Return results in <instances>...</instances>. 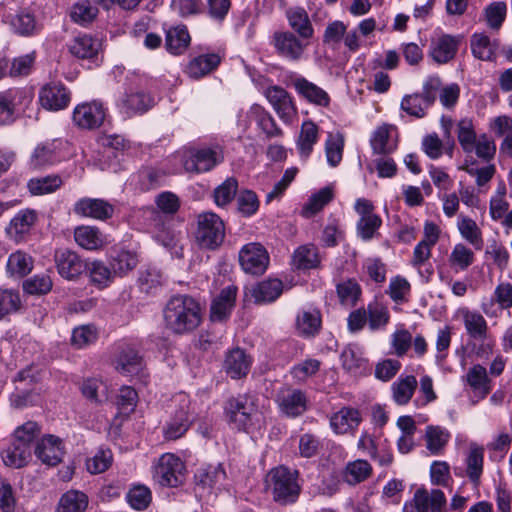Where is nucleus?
<instances>
[{"instance_id":"nucleus-2","label":"nucleus","mask_w":512,"mask_h":512,"mask_svg":"<svg viewBox=\"0 0 512 512\" xmlns=\"http://www.w3.org/2000/svg\"><path fill=\"white\" fill-rule=\"evenodd\" d=\"M81 157L94 159L90 151L83 147H76L64 138L46 139L39 142L32 151L31 160H70Z\"/></svg>"},{"instance_id":"nucleus-32","label":"nucleus","mask_w":512,"mask_h":512,"mask_svg":"<svg viewBox=\"0 0 512 512\" xmlns=\"http://www.w3.org/2000/svg\"><path fill=\"white\" fill-rule=\"evenodd\" d=\"M251 364L252 360L244 350L233 349L226 355V374L233 379H241L248 374Z\"/></svg>"},{"instance_id":"nucleus-55","label":"nucleus","mask_w":512,"mask_h":512,"mask_svg":"<svg viewBox=\"0 0 512 512\" xmlns=\"http://www.w3.org/2000/svg\"><path fill=\"white\" fill-rule=\"evenodd\" d=\"M62 183L60 176L49 175L30 179L27 183V187L32 195H45L58 190Z\"/></svg>"},{"instance_id":"nucleus-37","label":"nucleus","mask_w":512,"mask_h":512,"mask_svg":"<svg viewBox=\"0 0 512 512\" xmlns=\"http://www.w3.org/2000/svg\"><path fill=\"white\" fill-rule=\"evenodd\" d=\"M97 143L110 150L114 157L131 156L130 151L135 148L130 140L120 134H101L97 137Z\"/></svg>"},{"instance_id":"nucleus-51","label":"nucleus","mask_w":512,"mask_h":512,"mask_svg":"<svg viewBox=\"0 0 512 512\" xmlns=\"http://www.w3.org/2000/svg\"><path fill=\"white\" fill-rule=\"evenodd\" d=\"M97 14L98 8L91 0H78L71 7L70 11L72 21L81 26L90 24L96 18Z\"/></svg>"},{"instance_id":"nucleus-29","label":"nucleus","mask_w":512,"mask_h":512,"mask_svg":"<svg viewBox=\"0 0 512 512\" xmlns=\"http://www.w3.org/2000/svg\"><path fill=\"white\" fill-rule=\"evenodd\" d=\"M221 57L216 53L201 54L189 61L186 74L193 79H199L219 66Z\"/></svg>"},{"instance_id":"nucleus-48","label":"nucleus","mask_w":512,"mask_h":512,"mask_svg":"<svg viewBox=\"0 0 512 512\" xmlns=\"http://www.w3.org/2000/svg\"><path fill=\"white\" fill-rule=\"evenodd\" d=\"M320 261L318 249L314 245L300 246L293 254V264L297 269L308 270L317 268Z\"/></svg>"},{"instance_id":"nucleus-63","label":"nucleus","mask_w":512,"mask_h":512,"mask_svg":"<svg viewBox=\"0 0 512 512\" xmlns=\"http://www.w3.org/2000/svg\"><path fill=\"white\" fill-rule=\"evenodd\" d=\"M112 452L108 448H99L92 457L87 458V471L91 474L105 472L112 464Z\"/></svg>"},{"instance_id":"nucleus-59","label":"nucleus","mask_w":512,"mask_h":512,"mask_svg":"<svg viewBox=\"0 0 512 512\" xmlns=\"http://www.w3.org/2000/svg\"><path fill=\"white\" fill-rule=\"evenodd\" d=\"M37 59L36 51L14 57L10 62V77L21 78L30 75Z\"/></svg>"},{"instance_id":"nucleus-4","label":"nucleus","mask_w":512,"mask_h":512,"mask_svg":"<svg viewBox=\"0 0 512 512\" xmlns=\"http://www.w3.org/2000/svg\"><path fill=\"white\" fill-rule=\"evenodd\" d=\"M135 217H143V225L152 234L153 239L177 257L178 238L176 233L162 220V216L153 207H143L134 211Z\"/></svg>"},{"instance_id":"nucleus-24","label":"nucleus","mask_w":512,"mask_h":512,"mask_svg":"<svg viewBox=\"0 0 512 512\" xmlns=\"http://www.w3.org/2000/svg\"><path fill=\"white\" fill-rule=\"evenodd\" d=\"M56 266L58 273L68 280L75 279L86 268L81 258L75 252L69 250L56 254Z\"/></svg>"},{"instance_id":"nucleus-43","label":"nucleus","mask_w":512,"mask_h":512,"mask_svg":"<svg viewBox=\"0 0 512 512\" xmlns=\"http://www.w3.org/2000/svg\"><path fill=\"white\" fill-rule=\"evenodd\" d=\"M163 283L164 276L155 266H147L139 273L138 286L146 294H155Z\"/></svg>"},{"instance_id":"nucleus-28","label":"nucleus","mask_w":512,"mask_h":512,"mask_svg":"<svg viewBox=\"0 0 512 512\" xmlns=\"http://www.w3.org/2000/svg\"><path fill=\"white\" fill-rule=\"evenodd\" d=\"M247 118L249 121H254L258 128L269 138L279 137L283 134L271 114L259 104H253L250 107Z\"/></svg>"},{"instance_id":"nucleus-17","label":"nucleus","mask_w":512,"mask_h":512,"mask_svg":"<svg viewBox=\"0 0 512 512\" xmlns=\"http://www.w3.org/2000/svg\"><path fill=\"white\" fill-rule=\"evenodd\" d=\"M73 210L79 216L101 221L111 218L114 214V206L101 198H80L74 204Z\"/></svg>"},{"instance_id":"nucleus-9","label":"nucleus","mask_w":512,"mask_h":512,"mask_svg":"<svg viewBox=\"0 0 512 512\" xmlns=\"http://www.w3.org/2000/svg\"><path fill=\"white\" fill-rule=\"evenodd\" d=\"M185 464L173 453L160 456L154 467V480L164 487H178L185 479Z\"/></svg>"},{"instance_id":"nucleus-33","label":"nucleus","mask_w":512,"mask_h":512,"mask_svg":"<svg viewBox=\"0 0 512 512\" xmlns=\"http://www.w3.org/2000/svg\"><path fill=\"white\" fill-rule=\"evenodd\" d=\"M224 475V470L222 468V464L218 463V465H202L195 472L194 478L197 487H201L203 490H207L209 493L214 492L216 490H220L217 487L220 477Z\"/></svg>"},{"instance_id":"nucleus-30","label":"nucleus","mask_w":512,"mask_h":512,"mask_svg":"<svg viewBox=\"0 0 512 512\" xmlns=\"http://www.w3.org/2000/svg\"><path fill=\"white\" fill-rule=\"evenodd\" d=\"M191 37L185 25H176L166 30L165 48L172 55H181L189 47Z\"/></svg>"},{"instance_id":"nucleus-5","label":"nucleus","mask_w":512,"mask_h":512,"mask_svg":"<svg viewBox=\"0 0 512 512\" xmlns=\"http://www.w3.org/2000/svg\"><path fill=\"white\" fill-rule=\"evenodd\" d=\"M297 471L284 466L273 468L268 474V483L272 488L273 498L281 504L293 503L300 493L297 483Z\"/></svg>"},{"instance_id":"nucleus-64","label":"nucleus","mask_w":512,"mask_h":512,"mask_svg":"<svg viewBox=\"0 0 512 512\" xmlns=\"http://www.w3.org/2000/svg\"><path fill=\"white\" fill-rule=\"evenodd\" d=\"M91 282L99 288L107 287L113 280L114 272L101 261H93L88 266Z\"/></svg>"},{"instance_id":"nucleus-62","label":"nucleus","mask_w":512,"mask_h":512,"mask_svg":"<svg viewBox=\"0 0 512 512\" xmlns=\"http://www.w3.org/2000/svg\"><path fill=\"white\" fill-rule=\"evenodd\" d=\"M138 263V257L135 252L120 250L113 257L111 266L115 275L124 276L133 270Z\"/></svg>"},{"instance_id":"nucleus-41","label":"nucleus","mask_w":512,"mask_h":512,"mask_svg":"<svg viewBox=\"0 0 512 512\" xmlns=\"http://www.w3.org/2000/svg\"><path fill=\"white\" fill-rule=\"evenodd\" d=\"M471 50L474 57L482 61H494L497 49V41L491 39L484 33H474L471 36Z\"/></svg>"},{"instance_id":"nucleus-36","label":"nucleus","mask_w":512,"mask_h":512,"mask_svg":"<svg viewBox=\"0 0 512 512\" xmlns=\"http://www.w3.org/2000/svg\"><path fill=\"white\" fill-rule=\"evenodd\" d=\"M36 212L34 210H21L10 221L7 228L8 234L16 241H20L28 234L36 221Z\"/></svg>"},{"instance_id":"nucleus-60","label":"nucleus","mask_w":512,"mask_h":512,"mask_svg":"<svg viewBox=\"0 0 512 512\" xmlns=\"http://www.w3.org/2000/svg\"><path fill=\"white\" fill-rule=\"evenodd\" d=\"M11 26L15 33L22 36H32L37 34L40 29L35 16L27 11L16 14L11 20Z\"/></svg>"},{"instance_id":"nucleus-3","label":"nucleus","mask_w":512,"mask_h":512,"mask_svg":"<svg viewBox=\"0 0 512 512\" xmlns=\"http://www.w3.org/2000/svg\"><path fill=\"white\" fill-rule=\"evenodd\" d=\"M155 104V96L138 84L126 88L115 101L116 110L124 119L141 116Z\"/></svg>"},{"instance_id":"nucleus-25","label":"nucleus","mask_w":512,"mask_h":512,"mask_svg":"<svg viewBox=\"0 0 512 512\" xmlns=\"http://www.w3.org/2000/svg\"><path fill=\"white\" fill-rule=\"evenodd\" d=\"M296 92L308 102L326 107L330 103L328 93L304 77H297L293 81Z\"/></svg>"},{"instance_id":"nucleus-14","label":"nucleus","mask_w":512,"mask_h":512,"mask_svg":"<svg viewBox=\"0 0 512 512\" xmlns=\"http://www.w3.org/2000/svg\"><path fill=\"white\" fill-rule=\"evenodd\" d=\"M264 94L278 117L285 124L294 122L295 118H297V108L292 97L284 88L276 85L269 86Z\"/></svg>"},{"instance_id":"nucleus-15","label":"nucleus","mask_w":512,"mask_h":512,"mask_svg":"<svg viewBox=\"0 0 512 512\" xmlns=\"http://www.w3.org/2000/svg\"><path fill=\"white\" fill-rule=\"evenodd\" d=\"M256 412V406L247 395H240L229 401V408L226 416L229 424L237 430H245L251 423L252 416Z\"/></svg>"},{"instance_id":"nucleus-52","label":"nucleus","mask_w":512,"mask_h":512,"mask_svg":"<svg viewBox=\"0 0 512 512\" xmlns=\"http://www.w3.org/2000/svg\"><path fill=\"white\" fill-rule=\"evenodd\" d=\"M336 292L343 306L353 307L360 299L361 287L356 280L347 279L337 284Z\"/></svg>"},{"instance_id":"nucleus-13","label":"nucleus","mask_w":512,"mask_h":512,"mask_svg":"<svg viewBox=\"0 0 512 512\" xmlns=\"http://www.w3.org/2000/svg\"><path fill=\"white\" fill-rule=\"evenodd\" d=\"M270 44L274 47L277 55L291 61L301 59L307 46L299 36L291 31L274 32Z\"/></svg>"},{"instance_id":"nucleus-23","label":"nucleus","mask_w":512,"mask_h":512,"mask_svg":"<svg viewBox=\"0 0 512 512\" xmlns=\"http://www.w3.org/2000/svg\"><path fill=\"white\" fill-rule=\"evenodd\" d=\"M322 319L318 309H302L296 316L295 328L299 336L315 337L321 329Z\"/></svg>"},{"instance_id":"nucleus-22","label":"nucleus","mask_w":512,"mask_h":512,"mask_svg":"<svg viewBox=\"0 0 512 512\" xmlns=\"http://www.w3.org/2000/svg\"><path fill=\"white\" fill-rule=\"evenodd\" d=\"M101 43L90 35L82 34L76 36L69 45V51L79 59L91 60L98 65V53Z\"/></svg>"},{"instance_id":"nucleus-38","label":"nucleus","mask_w":512,"mask_h":512,"mask_svg":"<svg viewBox=\"0 0 512 512\" xmlns=\"http://www.w3.org/2000/svg\"><path fill=\"white\" fill-rule=\"evenodd\" d=\"M418 382L415 376H400L391 385L393 401L400 406L406 405L415 393Z\"/></svg>"},{"instance_id":"nucleus-57","label":"nucleus","mask_w":512,"mask_h":512,"mask_svg":"<svg viewBox=\"0 0 512 512\" xmlns=\"http://www.w3.org/2000/svg\"><path fill=\"white\" fill-rule=\"evenodd\" d=\"M457 138L462 149L471 154L475 148V140L478 138L475 132L473 121L470 118H463L457 124Z\"/></svg>"},{"instance_id":"nucleus-53","label":"nucleus","mask_w":512,"mask_h":512,"mask_svg":"<svg viewBox=\"0 0 512 512\" xmlns=\"http://www.w3.org/2000/svg\"><path fill=\"white\" fill-rule=\"evenodd\" d=\"M474 260V252L462 243H458L453 247L448 259L451 268L455 269V271L467 270Z\"/></svg>"},{"instance_id":"nucleus-10","label":"nucleus","mask_w":512,"mask_h":512,"mask_svg":"<svg viewBox=\"0 0 512 512\" xmlns=\"http://www.w3.org/2000/svg\"><path fill=\"white\" fill-rule=\"evenodd\" d=\"M239 262L244 272L262 275L269 266L270 257L262 244L251 242L244 245L239 251Z\"/></svg>"},{"instance_id":"nucleus-44","label":"nucleus","mask_w":512,"mask_h":512,"mask_svg":"<svg viewBox=\"0 0 512 512\" xmlns=\"http://www.w3.org/2000/svg\"><path fill=\"white\" fill-rule=\"evenodd\" d=\"M426 448L432 455H439L450 439V433L441 426L429 425L426 427Z\"/></svg>"},{"instance_id":"nucleus-11","label":"nucleus","mask_w":512,"mask_h":512,"mask_svg":"<svg viewBox=\"0 0 512 512\" xmlns=\"http://www.w3.org/2000/svg\"><path fill=\"white\" fill-rule=\"evenodd\" d=\"M447 500L445 494L440 489H432L428 492L427 489L418 488L409 503L403 506V512H443L446 507Z\"/></svg>"},{"instance_id":"nucleus-39","label":"nucleus","mask_w":512,"mask_h":512,"mask_svg":"<svg viewBox=\"0 0 512 512\" xmlns=\"http://www.w3.org/2000/svg\"><path fill=\"white\" fill-rule=\"evenodd\" d=\"M33 269L32 257L21 250L11 253L6 263V273L9 277L21 278Z\"/></svg>"},{"instance_id":"nucleus-7","label":"nucleus","mask_w":512,"mask_h":512,"mask_svg":"<svg viewBox=\"0 0 512 512\" xmlns=\"http://www.w3.org/2000/svg\"><path fill=\"white\" fill-rule=\"evenodd\" d=\"M173 402L177 404V408L163 427V435L167 440H176L182 437L192 423L189 396L179 393L175 395Z\"/></svg>"},{"instance_id":"nucleus-45","label":"nucleus","mask_w":512,"mask_h":512,"mask_svg":"<svg viewBox=\"0 0 512 512\" xmlns=\"http://www.w3.org/2000/svg\"><path fill=\"white\" fill-rule=\"evenodd\" d=\"M457 226L462 238L469 242L476 250L483 248L482 231L473 219L461 215L459 216Z\"/></svg>"},{"instance_id":"nucleus-20","label":"nucleus","mask_w":512,"mask_h":512,"mask_svg":"<svg viewBox=\"0 0 512 512\" xmlns=\"http://www.w3.org/2000/svg\"><path fill=\"white\" fill-rule=\"evenodd\" d=\"M35 454L41 462L49 466L57 465L64 454L62 440L53 435L44 436L38 442Z\"/></svg>"},{"instance_id":"nucleus-19","label":"nucleus","mask_w":512,"mask_h":512,"mask_svg":"<svg viewBox=\"0 0 512 512\" xmlns=\"http://www.w3.org/2000/svg\"><path fill=\"white\" fill-rule=\"evenodd\" d=\"M278 404L284 414L297 417L306 411L307 398L301 390L286 388L278 394Z\"/></svg>"},{"instance_id":"nucleus-26","label":"nucleus","mask_w":512,"mask_h":512,"mask_svg":"<svg viewBox=\"0 0 512 512\" xmlns=\"http://www.w3.org/2000/svg\"><path fill=\"white\" fill-rule=\"evenodd\" d=\"M362 418L358 409L343 407L331 416V428L337 434H345L355 430Z\"/></svg>"},{"instance_id":"nucleus-56","label":"nucleus","mask_w":512,"mask_h":512,"mask_svg":"<svg viewBox=\"0 0 512 512\" xmlns=\"http://www.w3.org/2000/svg\"><path fill=\"white\" fill-rule=\"evenodd\" d=\"M128 504L135 510H145L152 501V492L146 485L133 484L127 495Z\"/></svg>"},{"instance_id":"nucleus-49","label":"nucleus","mask_w":512,"mask_h":512,"mask_svg":"<svg viewBox=\"0 0 512 512\" xmlns=\"http://www.w3.org/2000/svg\"><path fill=\"white\" fill-rule=\"evenodd\" d=\"M31 448H26L23 444L19 445L14 441L2 452V459L6 466L21 468L25 466L31 458Z\"/></svg>"},{"instance_id":"nucleus-1","label":"nucleus","mask_w":512,"mask_h":512,"mask_svg":"<svg viewBox=\"0 0 512 512\" xmlns=\"http://www.w3.org/2000/svg\"><path fill=\"white\" fill-rule=\"evenodd\" d=\"M166 327L175 334H186L196 329L201 322L199 303L188 295L172 297L164 309Z\"/></svg>"},{"instance_id":"nucleus-12","label":"nucleus","mask_w":512,"mask_h":512,"mask_svg":"<svg viewBox=\"0 0 512 512\" xmlns=\"http://www.w3.org/2000/svg\"><path fill=\"white\" fill-rule=\"evenodd\" d=\"M40 105L47 111L66 109L71 102V91L60 81H51L39 91Z\"/></svg>"},{"instance_id":"nucleus-54","label":"nucleus","mask_w":512,"mask_h":512,"mask_svg":"<svg viewBox=\"0 0 512 512\" xmlns=\"http://www.w3.org/2000/svg\"><path fill=\"white\" fill-rule=\"evenodd\" d=\"M372 473V467L366 460L349 462L344 471V480L351 485L365 481Z\"/></svg>"},{"instance_id":"nucleus-18","label":"nucleus","mask_w":512,"mask_h":512,"mask_svg":"<svg viewBox=\"0 0 512 512\" xmlns=\"http://www.w3.org/2000/svg\"><path fill=\"white\" fill-rule=\"evenodd\" d=\"M34 93L29 88H11L0 92V99H3L13 119L16 116L26 114L33 102Z\"/></svg>"},{"instance_id":"nucleus-6","label":"nucleus","mask_w":512,"mask_h":512,"mask_svg":"<svg viewBox=\"0 0 512 512\" xmlns=\"http://www.w3.org/2000/svg\"><path fill=\"white\" fill-rule=\"evenodd\" d=\"M195 240L204 249H216L224 239V222L214 212H203L197 216Z\"/></svg>"},{"instance_id":"nucleus-21","label":"nucleus","mask_w":512,"mask_h":512,"mask_svg":"<svg viewBox=\"0 0 512 512\" xmlns=\"http://www.w3.org/2000/svg\"><path fill=\"white\" fill-rule=\"evenodd\" d=\"M290 28L303 40L314 36V28L307 11L300 6L290 7L285 12Z\"/></svg>"},{"instance_id":"nucleus-34","label":"nucleus","mask_w":512,"mask_h":512,"mask_svg":"<svg viewBox=\"0 0 512 512\" xmlns=\"http://www.w3.org/2000/svg\"><path fill=\"white\" fill-rule=\"evenodd\" d=\"M74 239L76 243L85 250H98L104 243L105 239L101 231L95 226L81 225L74 230Z\"/></svg>"},{"instance_id":"nucleus-8","label":"nucleus","mask_w":512,"mask_h":512,"mask_svg":"<svg viewBox=\"0 0 512 512\" xmlns=\"http://www.w3.org/2000/svg\"><path fill=\"white\" fill-rule=\"evenodd\" d=\"M108 115V108L101 100L77 104L72 111V122L81 130H95L101 127Z\"/></svg>"},{"instance_id":"nucleus-35","label":"nucleus","mask_w":512,"mask_h":512,"mask_svg":"<svg viewBox=\"0 0 512 512\" xmlns=\"http://www.w3.org/2000/svg\"><path fill=\"white\" fill-rule=\"evenodd\" d=\"M467 384L481 398H485L492 390V382L487 370L480 364L473 365L465 376Z\"/></svg>"},{"instance_id":"nucleus-16","label":"nucleus","mask_w":512,"mask_h":512,"mask_svg":"<svg viewBox=\"0 0 512 512\" xmlns=\"http://www.w3.org/2000/svg\"><path fill=\"white\" fill-rule=\"evenodd\" d=\"M461 36L440 33L431 39L429 56L437 64H446L454 59L457 54Z\"/></svg>"},{"instance_id":"nucleus-58","label":"nucleus","mask_w":512,"mask_h":512,"mask_svg":"<svg viewBox=\"0 0 512 512\" xmlns=\"http://www.w3.org/2000/svg\"><path fill=\"white\" fill-rule=\"evenodd\" d=\"M318 128L311 121H305L302 124L299 139L297 141L301 157H309L313 145L317 142Z\"/></svg>"},{"instance_id":"nucleus-31","label":"nucleus","mask_w":512,"mask_h":512,"mask_svg":"<svg viewBox=\"0 0 512 512\" xmlns=\"http://www.w3.org/2000/svg\"><path fill=\"white\" fill-rule=\"evenodd\" d=\"M117 370L125 376H134L143 369V359L130 345H125L117 357Z\"/></svg>"},{"instance_id":"nucleus-27","label":"nucleus","mask_w":512,"mask_h":512,"mask_svg":"<svg viewBox=\"0 0 512 512\" xmlns=\"http://www.w3.org/2000/svg\"><path fill=\"white\" fill-rule=\"evenodd\" d=\"M395 126L384 123L378 126L372 133L370 144L375 154L389 155L397 148L396 141L391 137Z\"/></svg>"},{"instance_id":"nucleus-47","label":"nucleus","mask_w":512,"mask_h":512,"mask_svg":"<svg viewBox=\"0 0 512 512\" xmlns=\"http://www.w3.org/2000/svg\"><path fill=\"white\" fill-rule=\"evenodd\" d=\"M334 197L333 188L326 186L310 196L301 210V215L310 218L323 209Z\"/></svg>"},{"instance_id":"nucleus-40","label":"nucleus","mask_w":512,"mask_h":512,"mask_svg":"<svg viewBox=\"0 0 512 512\" xmlns=\"http://www.w3.org/2000/svg\"><path fill=\"white\" fill-rule=\"evenodd\" d=\"M282 292V281L270 278L257 283L252 289V296L256 303H270L275 301Z\"/></svg>"},{"instance_id":"nucleus-61","label":"nucleus","mask_w":512,"mask_h":512,"mask_svg":"<svg viewBox=\"0 0 512 512\" xmlns=\"http://www.w3.org/2000/svg\"><path fill=\"white\" fill-rule=\"evenodd\" d=\"M400 106L408 115L416 118H423L431 107L419 93L405 95Z\"/></svg>"},{"instance_id":"nucleus-46","label":"nucleus","mask_w":512,"mask_h":512,"mask_svg":"<svg viewBox=\"0 0 512 512\" xmlns=\"http://www.w3.org/2000/svg\"><path fill=\"white\" fill-rule=\"evenodd\" d=\"M163 175L162 171L145 167L131 176L130 185L134 186L136 190L148 191L160 183Z\"/></svg>"},{"instance_id":"nucleus-50","label":"nucleus","mask_w":512,"mask_h":512,"mask_svg":"<svg viewBox=\"0 0 512 512\" xmlns=\"http://www.w3.org/2000/svg\"><path fill=\"white\" fill-rule=\"evenodd\" d=\"M88 506V497L78 490H69L62 495L58 512H84Z\"/></svg>"},{"instance_id":"nucleus-42","label":"nucleus","mask_w":512,"mask_h":512,"mask_svg":"<svg viewBox=\"0 0 512 512\" xmlns=\"http://www.w3.org/2000/svg\"><path fill=\"white\" fill-rule=\"evenodd\" d=\"M463 323L467 334L475 340H484L487 336V322L478 312L468 309L462 310Z\"/></svg>"}]
</instances>
